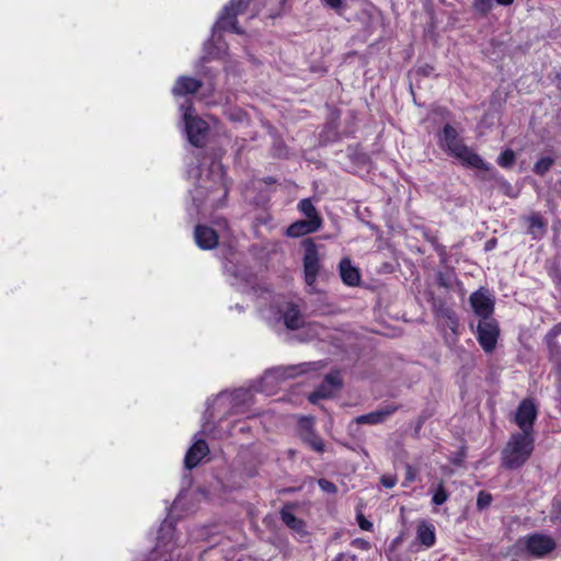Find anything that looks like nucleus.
Here are the masks:
<instances>
[{
	"label": "nucleus",
	"instance_id": "obj_1",
	"mask_svg": "<svg viewBox=\"0 0 561 561\" xmlns=\"http://www.w3.org/2000/svg\"><path fill=\"white\" fill-rule=\"evenodd\" d=\"M188 176L194 180V188L190 191V194L197 209L204 204H208L213 208L225 204L229 186L224 165L218 159L205 157L201 165L188 171Z\"/></svg>",
	"mask_w": 561,
	"mask_h": 561
},
{
	"label": "nucleus",
	"instance_id": "obj_2",
	"mask_svg": "<svg viewBox=\"0 0 561 561\" xmlns=\"http://www.w3.org/2000/svg\"><path fill=\"white\" fill-rule=\"evenodd\" d=\"M253 404V390L240 388L234 391L220 392L211 403H208L204 414L203 433L213 432V423H221L230 416L250 417V408Z\"/></svg>",
	"mask_w": 561,
	"mask_h": 561
},
{
	"label": "nucleus",
	"instance_id": "obj_3",
	"mask_svg": "<svg viewBox=\"0 0 561 561\" xmlns=\"http://www.w3.org/2000/svg\"><path fill=\"white\" fill-rule=\"evenodd\" d=\"M439 147L449 156L458 159L462 165L479 170H489V164L467 147L458 131L451 125H445L438 137Z\"/></svg>",
	"mask_w": 561,
	"mask_h": 561
},
{
	"label": "nucleus",
	"instance_id": "obj_4",
	"mask_svg": "<svg viewBox=\"0 0 561 561\" xmlns=\"http://www.w3.org/2000/svg\"><path fill=\"white\" fill-rule=\"evenodd\" d=\"M534 447V435L513 433L502 450V466L510 470L520 468L530 458Z\"/></svg>",
	"mask_w": 561,
	"mask_h": 561
},
{
	"label": "nucleus",
	"instance_id": "obj_5",
	"mask_svg": "<svg viewBox=\"0 0 561 561\" xmlns=\"http://www.w3.org/2000/svg\"><path fill=\"white\" fill-rule=\"evenodd\" d=\"M318 363H302L299 365L278 366L267 369L263 377L252 387L256 392L273 396L282 381L294 378L311 370Z\"/></svg>",
	"mask_w": 561,
	"mask_h": 561
},
{
	"label": "nucleus",
	"instance_id": "obj_6",
	"mask_svg": "<svg viewBox=\"0 0 561 561\" xmlns=\"http://www.w3.org/2000/svg\"><path fill=\"white\" fill-rule=\"evenodd\" d=\"M264 317L275 323H283L289 330H297L305 323V317L297 304L285 297L275 298Z\"/></svg>",
	"mask_w": 561,
	"mask_h": 561
},
{
	"label": "nucleus",
	"instance_id": "obj_7",
	"mask_svg": "<svg viewBox=\"0 0 561 561\" xmlns=\"http://www.w3.org/2000/svg\"><path fill=\"white\" fill-rule=\"evenodd\" d=\"M180 111L187 140L197 148L204 147L209 130L207 122L194 114L195 110L190 100L180 105Z\"/></svg>",
	"mask_w": 561,
	"mask_h": 561
},
{
	"label": "nucleus",
	"instance_id": "obj_8",
	"mask_svg": "<svg viewBox=\"0 0 561 561\" xmlns=\"http://www.w3.org/2000/svg\"><path fill=\"white\" fill-rule=\"evenodd\" d=\"M216 228L206 225H197L194 230V239L198 248L202 250H211L216 248L219 242L229 241L230 230L226 219H217L214 221Z\"/></svg>",
	"mask_w": 561,
	"mask_h": 561
},
{
	"label": "nucleus",
	"instance_id": "obj_9",
	"mask_svg": "<svg viewBox=\"0 0 561 561\" xmlns=\"http://www.w3.org/2000/svg\"><path fill=\"white\" fill-rule=\"evenodd\" d=\"M252 0H230L225 5L217 22L213 26V37L218 30L231 31L236 34H243V30L237 23V16L244 12Z\"/></svg>",
	"mask_w": 561,
	"mask_h": 561
},
{
	"label": "nucleus",
	"instance_id": "obj_10",
	"mask_svg": "<svg viewBox=\"0 0 561 561\" xmlns=\"http://www.w3.org/2000/svg\"><path fill=\"white\" fill-rule=\"evenodd\" d=\"M176 547L178 543L174 539V527L171 522L165 519L159 529L158 541L153 554L159 556L163 561H169L172 559V553Z\"/></svg>",
	"mask_w": 561,
	"mask_h": 561
},
{
	"label": "nucleus",
	"instance_id": "obj_11",
	"mask_svg": "<svg viewBox=\"0 0 561 561\" xmlns=\"http://www.w3.org/2000/svg\"><path fill=\"white\" fill-rule=\"evenodd\" d=\"M524 541L527 552L536 558L546 557L557 547V542L551 536L540 533L527 536Z\"/></svg>",
	"mask_w": 561,
	"mask_h": 561
},
{
	"label": "nucleus",
	"instance_id": "obj_12",
	"mask_svg": "<svg viewBox=\"0 0 561 561\" xmlns=\"http://www.w3.org/2000/svg\"><path fill=\"white\" fill-rule=\"evenodd\" d=\"M305 255H304V271L305 280L308 286L312 287L317 280L320 271V259L316 243L311 240H306Z\"/></svg>",
	"mask_w": 561,
	"mask_h": 561
},
{
	"label": "nucleus",
	"instance_id": "obj_13",
	"mask_svg": "<svg viewBox=\"0 0 561 561\" xmlns=\"http://www.w3.org/2000/svg\"><path fill=\"white\" fill-rule=\"evenodd\" d=\"M473 312L481 320L491 319L494 311V298L486 288H479L470 295L469 298Z\"/></svg>",
	"mask_w": 561,
	"mask_h": 561
},
{
	"label": "nucleus",
	"instance_id": "obj_14",
	"mask_svg": "<svg viewBox=\"0 0 561 561\" xmlns=\"http://www.w3.org/2000/svg\"><path fill=\"white\" fill-rule=\"evenodd\" d=\"M537 419V408L535 403L525 399L520 402L515 413V423L520 428L519 433L534 435V423Z\"/></svg>",
	"mask_w": 561,
	"mask_h": 561
},
{
	"label": "nucleus",
	"instance_id": "obj_15",
	"mask_svg": "<svg viewBox=\"0 0 561 561\" xmlns=\"http://www.w3.org/2000/svg\"><path fill=\"white\" fill-rule=\"evenodd\" d=\"M499 333V325L494 319L480 320L477 328V339L486 353L494 350Z\"/></svg>",
	"mask_w": 561,
	"mask_h": 561
},
{
	"label": "nucleus",
	"instance_id": "obj_16",
	"mask_svg": "<svg viewBox=\"0 0 561 561\" xmlns=\"http://www.w3.org/2000/svg\"><path fill=\"white\" fill-rule=\"evenodd\" d=\"M342 387V379L339 371L328 374L322 383L309 396L311 403H317L320 399L331 398Z\"/></svg>",
	"mask_w": 561,
	"mask_h": 561
},
{
	"label": "nucleus",
	"instance_id": "obj_17",
	"mask_svg": "<svg viewBox=\"0 0 561 561\" xmlns=\"http://www.w3.org/2000/svg\"><path fill=\"white\" fill-rule=\"evenodd\" d=\"M209 454V447L204 439H196L186 451L184 465L186 469L195 468Z\"/></svg>",
	"mask_w": 561,
	"mask_h": 561
},
{
	"label": "nucleus",
	"instance_id": "obj_18",
	"mask_svg": "<svg viewBox=\"0 0 561 561\" xmlns=\"http://www.w3.org/2000/svg\"><path fill=\"white\" fill-rule=\"evenodd\" d=\"M203 85L199 79L190 76H180L173 88L172 94L174 96H186L196 93Z\"/></svg>",
	"mask_w": 561,
	"mask_h": 561
},
{
	"label": "nucleus",
	"instance_id": "obj_19",
	"mask_svg": "<svg viewBox=\"0 0 561 561\" xmlns=\"http://www.w3.org/2000/svg\"><path fill=\"white\" fill-rule=\"evenodd\" d=\"M397 409L398 408L396 405L388 404L370 413L357 416L355 422L357 424H379L391 416L397 411Z\"/></svg>",
	"mask_w": 561,
	"mask_h": 561
},
{
	"label": "nucleus",
	"instance_id": "obj_20",
	"mask_svg": "<svg viewBox=\"0 0 561 561\" xmlns=\"http://www.w3.org/2000/svg\"><path fill=\"white\" fill-rule=\"evenodd\" d=\"M280 519L299 540H305L308 537L305 522L296 517L287 507L280 511Z\"/></svg>",
	"mask_w": 561,
	"mask_h": 561
},
{
	"label": "nucleus",
	"instance_id": "obj_21",
	"mask_svg": "<svg viewBox=\"0 0 561 561\" xmlns=\"http://www.w3.org/2000/svg\"><path fill=\"white\" fill-rule=\"evenodd\" d=\"M321 226L322 220H298L287 228L286 233L288 237L298 238L318 231L321 228Z\"/></svg>",
	"mask_w": 561,
	"mask_h": 561
},
{
	"label": "nucleus",
	"instance_id": "obj_22",
	"mask_svg": "<svg viewBox=\"0 0 561 561\" xmlns=\"http://www.w3.org/2000/svg\"><path fill=\"white\" fill-rule=\"evenodd\" d=\"M340 274L342 280L348 286H356L360 280L359 271L352 265L350 259L341 260Z\"/></svg>",
	"mask_w": 561,
	"mask_h": 561
},
{
	"label": "nucleus",
	"instance_id": "obj_23",
	"mask_svg": "<svg viewBox=\"0 0 561 561\" xmlns=\"http://www.w3.org/2000/svg\"><path fill=\"white\" fill-rule=\"evenodd\" d=\"M416 538L426 548L433 547L436 541L435 527L431 523L422 520L416 528Z\"/></svg>",
	"mask_w": 561,
	"mask_h": 561
},
{
	"label": "nucleus",
	"instance_id": "obj_24",
	"mask_svg": "<svg viewBox=\"0 0 561 561\" xmlns=\"http://www.w3.org/2000/svg\"><path fill=\"white\" fill-rule=\"evenodd\" d=\"M438 321L448 328L454 334H457L459 321L454 310L448 307L439 306L436 309Z\"/></svg>",
	"mask_w": 561,
	"mask_h": 561
},
{
	"label": "nucleus",
	"instance_id": "obj_25",
	"mask_svg": "<svg viewBox=\"0 0 561 561\" xmlns=\"http://www.w3.org/2000/svg\"><path fill=\"white\" fill-rule=\"evenodd\" d=\"M528 222V233L533 236L534 239H540L546 233V221L539 214H533L527 218Z\"/></svg>",
	"mask_w": 561,
	"mask_h": 561
},
{
	"label": "nucleus",
	"instance_id": "obj_26",
	"mask_svg": "<svg viewBox=\"0 0 561 561\" xmlns=\"http://www.w3.org/2000/svg\"><path fill=\"white\" fill-rule=\"evenodd\" d=\"M298 209L306 216V219L322 220L321 217L318 215L314 205L309 198L301 199L298 204Z\"/></svg>",
	"mask_w": 561,
	"mask_h": 561
},
{
	"label": "nucleus",
	"instance_id": "obj_27",
	"mask_svg": "<svg viewBox=\"0 0 561 561\" xmlns=\"http://www.w3.org/2000/svg\"><path fill=\"white\" fill-rule=\"evenodd\" d=\"M311 449L317 453H323L324 444L320 436H318L314 432L305 433L301 438Z\"/></svg>",
	"mask_w": 561,
	"mask_h": 561
},
{
	"label": "nucleus",
	"instance_id": "obj_28",
	"mask_svg": "<svg viewBox=\"0 0 561 561\" xmlns=\"http://www.w3.org/2000/svg\"><path fill=\"white\" fill-rule=\"evenodd\" d=\"M549 348L550 360L556 365L557 371L561 370V346L551 340H546Z\"/></svg>",
	"mask_w": 561,
	"mask_h": 561
},
{
	"label": "nucleus",
	"instance_id": "obj_29",
	"mask_svg": "<svg viewBox=\"0 0 561 561\" xmlns=\"http://www.w3.org/2000/svg\"><path fill=\"white\" fill-rule=\"evenodd\" d=\"M448 496L449 494L444 486V482L440 481L435 491L433 492L432 503L436 506H439L448 500Z\"/></svg>",
	"mask_w": 561,
	"mask_h": 561
},
{
	"label": "nucleus",
	"instance_id": "obj_30",
	"mask_svg": "<svg viewBox=\"0 0 561 561\" xmlns=\"http://www.w3.org/2000/svg\"><path fill=\"white\" fill-rule=\"evenodd\" d=\"M554 160L551 157L540 158L534 165V172L538 175L546 174L553 165Z\"/></svg>",
	"mask_w": 561,
	"mask_h": 561
},
{
	"label": "nucleus",
	"instance_id": "obj_31",
	"mask_svg": "<svg viewBox=\"0 0 561 561\" xmlns=\"http://www.w3.org/2000/svg\"><path fill=\"white\" fill-rule=\"evenodd\" d=\"M514 162H515V153L511 149H506L497 158V163L502 168H506V169L511 168Z\"/></svg>",
	"mask_w": 561,
	"mask_h": 561
},
{
	"label": "nucleus",
	"instance_id": "obj_32",
	"mask_svg": "<svg viewBox=\"0 0 561 561\" xmlns=\"http://www.w3.org/2000/svg\"><path fill=\"white\" fill-rule=\"evenodd\" d=\"M494 0H473L472 7L480 14H488L493 9Z\"/></svg>",
	"mask_w": 561,
	"mask_h": 561
},
{
	"label": "nucleus",
	"instance_id": "obj_33",
	"mask_svg": "<svg viewBox=\"0 0 561 561\" xmlns=\"http://www.w3.org/2000/svg\"><path fill=\"white\" fill-rule=\"evenodd\" d=\"M313 425H314V420L312 417H308V416L300 417V420L298 422V432H299L300 437L302 438L305 433L314 432Z\"/></svg>",
	"mask_w": 561,
	"mask_h": 561
},
{
	"label": "nucleus",
	"instance_id": "obj_34",
	"mask_svg": "<svg viewBox=\"0 0 561 561\" xmlns=\"http://www.w3.org/2000/svg\"><path fill=\"white\" fill-rule=\"evenodd\" d=\"M321 2L339 14H342L346 8L345 0H321Z\"/></svg>",
	"mask_w": 561,
	"mask_h": 561
},
{
	"label": "nucleus",
	"instance_id": "obj_35",
	"mask_svg": "<svg viewBox=\"0 0 561 561\" xmlns=\"http://www.w3.org/2000/svg\"><path fill=\"white\" fill-rule=\"evenodd\" d=\"M492 502V495L488 492L481 491L478 494L477 506L479 510H484L490 506Z\"/></svg>",
	"mask_w": 561,
	"mask_h": 561
},
{
	"label": "nucleus",
	"instance_id": "obj_36",
	"mask_svg": "<svg viewBox=\"0 0 561 561\" xmlns=\"http://www.w3.org/2000/svg\"><path fill=\"white\" fill-rule=\"evenodd\" d=\"M318 484L319 488L325 493L334 494L337 492V488L335 486V484L327 479H320L318 481Z\"/></svg>",
	"mask_w": 561,
	"mask_h": 561
},
{
	"label": "nucleus",
	"instance_id": "obj_37",
	"mask_svg": "<svg viewBox=\"0 0 561 561\" xmlns=\"http://www.w3.org/2000/svg\"><path fill=\"white\" fill-rule=\"evenodd\" d=\"M437 280H438L439 286L449 288L453 284L454 275L451 273H449V274L439 273Z\"/></svg>",
	"mask_w": 561,
	"mask_h": 561
},
{
	"label": "nucleus",
	"instance_id": "obj_38",
	"mask_svg": "<svg viewBox=\"0 0 561 561\" xmlns=\"http://www.w3.org/2000/svg\"><path fill=\"white\" fill-rule=\"evenodd\" d=\"M561 334V322L556 324L546 335V340L554 341V339Z\"/></svg>",
	"mask_w": 561,
	"mask_h": 561
},
{
	"label": "nucleus",
	"instance_id": "obj_39",
	"mask_svg": "<svg viewBox=\"0 0 561 561\" xmlns=\"http://www.w3.org/2000/svg\"><path fill=\"white\" fill-rule=\"evenodd\" d=\"M381 483L385 488L391 489L396 485L397 479L392 476H383L381 478Z\"/></svg>",
	"mask_w": 561,
	"mask_h": 561
},
{
	"label": "nucleus",
	"instance_id": "obj_40",
	"mask_svg": "<svg viewBox=\"0 0 561 561\" xmlns=\"http://www.w3.org/2000/svg\"><path fill=\"white\" fill-rule=\"evenodd\" d=\"M416 478L415 470L411 466H407L405 480L407 482H413Z\"/></svg>",
	"mask_w": 561,
	"mask_h": 561
},
{
	"label": "nucleus",
	"instance_id": "obj_41",
	"mask_svg": "<svg viewBox=\"0 0 561 561\" xmlns=\"http://www.w3.org/2000/svg\"><path fill=\"white\" fill-rule=\"evenodd\" d=\"M431 242L433 243L434 249L436 250V252L440 255L442 260L444 261L445 260L444 256L446 254L445 247L439 244V243H437L435 241V239H432Z\"/></svg>",
	"mask_w": 561,
	"mask_h": 561
},
{
	"label": "nucleus",
	"instance_id": "obj_42",
	"mask_svg": "<svg viewBox=\"0 0 561 561\" xmlns=\"http://www.w3.org/2000/svg\"><path fill=\"white\" fill-rule=\"evenodd\" d=\"M247 430V427L241 424L240 426H238V424H233L232 427L227 432V435H234L236 432H244Z\"/></svg>",
	"mask_w": 561,
	"mask_h": 561
},
{
	"label": "nucleus",
	"instance_id": "obj_43",
	"mask_svg": "<svg viewBox=\"0 0 561 561\" xmlns=\"http://www.w3.org/2000/svg\"><path fill=\"white\" fill-rule=\"evenodd\" d=\"M359 527L364 530H371L373 524L364 518L359 519Z\"/></svg>",
	"mask_w": 561,
	"mask_h": 561
},
{
	"label": "nucleus",
	"instance_id": "obj_44",
	"mask_svg": "<svg viewBox=\"0 0 561 561\" xmlns=\"http://www.w3.org/2000/svg\"><path fill=\"white\" fill-rule=\"evenodd\" d=\"M334 561H355V558L354 557H351V558H345L343 554H339Z\"/></svg>",
	"mask_w": 561,
	"mask_h": 561
},
{
	"label": "nucleus",
	"instance_id": "obj_45",
	"mask_svg": "<svg viewBox=\"0 0 561 561\" xmlns=\"http://www.w3.org/2000/svg\"><path fill=\"white\" fill-rule=\"evenodd\" d=\"M494 2H496L497 4L500 5H510L514 2V0H494Z\"/></svg>",
	"mask_w": 561,
	"mask_h": 561
},
{
	"label": "nucleus",
	"instance_id": "obj_46",
	"mask_svg": "<svg viewBox=\"0 0 561 561\" xmlns=\"http://www.w3.org/2000/svg\"><path fill=\"white\" fill-rule=\"evenodd\" d=\"M503 187L505 188V193L510 196H514L513 194H511V190H512V186L508 184V183H504L503 184Z\"/></svg>",
	"mask_w": 561,
	"mask_h": 561
},
{
	"label": "nucleus",
	"instance_id": "obj_47",
	"mask_svg": "<svg viewBox=\"0 0 561 561\" xmlns=\"http://www.w3.org/2000/svg\"><path fill=\"white\" fill-rule=\"evenodd\" d=\"M558 373V382H559V392L561 394V370L557 371Z\"/></svg>",
	"mask_w": 561,
	"mask_h": 561
},
{
	"label": "nucleus",
	"instance_id": "obj_48",
	"mask_svg": "<svg viewBox=\"0 0 561 561\" xmlns=\"http://www.w3.org/2000/svg\"><path fill=\"white\" fill-rule=\"evenodd\" d=\"M232 119H237V121H242L243 118V114L242 113H239L238 115L236 116H231Z\"/></svg>",
	"mask_w": 561,
	"mask_h": 561
},
{
	"label": "nucleus",
	"instance_id": "obj_49",
	"mask_svg": "<svg viewBox=\"0 0 561 561\" xmlns=\"http://www.w3.org/2000/svg\"><path fill=\"white\" fill-rule=\"evenodd\" d=\"M558 85H559V88L561 89V77L559 78Z\"/></svg>",
	"mask_w": 561,
	"mask_h": 561
},
{
	"label": "nucleus",
	"instance_id": "obj_50",
	"mask_svg": "<svg viewBox=\"0 0 561 561\" xmlns=\"http://www.w3.org/2000/svg\"><path fill=\"white\" fill-rule=\"evenodd\" d=\"M232 274L236 276V277H239L240 275L237 273V272H232Z\"/></svg>",
	"mask_w": 561,
	"mask_h": 561
},
{
	"label": "nucleus",
	"instance_id": "obj_51",
	"mask_svg": "<svg viewBox=\"0 0 561 561\" xmlns=\"http://www.w3.org/2000/svg\"><path fill=\"white\" fill-rule=\"evenodd\" d=\"M217 436H218L219 438H222L225 435L219 433Z\"/></svg>",
	"mask_w": 561,
	"mask_h": 561
}]
</instances>
